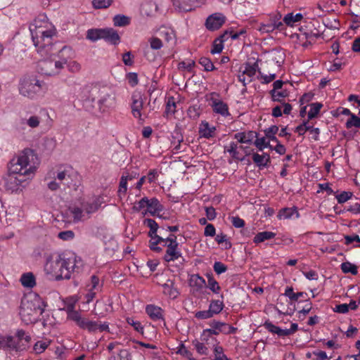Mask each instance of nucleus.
<instances>
[{"label": "nucleus", "instance_id": "obj_10", "mask_svg": "<svg viewBox=\"0 0 360 360\" xmlns=\"http://www.w3.org/2000/svg\"><path fill=\"white\" fill-rule=\"evenodd\" d=\"M217 94L215 93L212 94V97L210 98V105L215 113L219 114L224 117H228L230 115L229 111L228 105L222 101L221 100L217 99L214 97V96H217Z\"/></svg>", "mask_w": 360, "mask_h": 360}, {"label": "nucleus", "instance_id": "obj_41", "mask_svg": "<svg viewBox=\"0 0 360 360\" xmlns=\"http://www.w3.org/2000/svg\"><path fill=\"white\" fill-rule=\"evenodd\" d=\"M254 144L260 151L263 150L264 148H269L270 149H273V147L270 145L269 142L266 141L265 137L257 138L254 142Z\"/></svg>", "mask_w": 360, "mask_h": 360}, {"label": "nucleus", "instance_id": "obj_9", "mask_svg": "<svg viewBox=\"0 0 360 360\" xmlns=\"http://www.w3.org/2000/svg\"><path fill=\"white\" fill-rule=\"evenodd\" d=\"M130 104L131 113L136 118L141 119V110L143 106V100L141 92L134 91L131 97Z\"/></svg>", "mask_w": 360, "mask_h": 360}, {"label": "nucleus", "instance_id": "obj_48", "mask_svg": "<svg viewBox=\"0 0 360 360\" xmlns=\"http://www.w3.org/2000/svg\"><path fill=\"white\" fill-rule=\"evenodd\" d=\"M49 342L38 341L34 345V350L37 354L42 353L49 345Z\"/></svg>", "mask_w": 360, "mask_h": 360}, {"label": "nucleus", "instance_id": "obj_6", "mask_svg": "<svg viewBox=\"0 0 360 360\" xmlns=\"http://www.w3.org/2000/svg\"><path fill=\"white\" fill-rule=\"evenodd\" d=\"M75 323L80 328L87 330L89 333H96L97 331L103 332L108 331L109 326L107 323H101L99 321H91L82 316L77 319Z\"/></svg>", "mask_w": 360, "mask_h": 360}, {"label": "nucleus", "instance_id": "obj_59", "mask_svg": "<svg viewBox=\"0 0 360 360\" xmlns=\"http://www.w3.org/2000/svg\"><path fill=\"white\" fill-rule=\"evenodd\" d=\"M213 269L217 274H221L227 270V266L221 262H215Z\"/></svg>", "mask_w": 360, "mask_h": 360}, {"label": "nucleus", "instance_id": "obj_32", "mask_svg": "<svg viewBox=\"0 0 360 360\" xmlns=\"http://www.w3.org/2000/svg\"><path fill=\"white\" fill-rule=\"evenodd\" d=\"M66 311L68 314V318L70 320L73 321L74 322L77 321V319H78L81 314L79 311L75 310V304L70 303L67 304L66 306Z\"/></svg>", "mask_w": 360, "mask_h": 360}, {"label": "nucleus", "instance_id": "obj_55", "mask_svg": "<svg viewBox=\"0 0 360 360\" xmlns=\"http://www.w3.org/2000/svg\"><path fill=\"white\" fill-rule=\"evenodd\" d=\"M58 237L63 240H70L74 238L75 233L72 231H64L58 233Z\"/></svg>", "mask_w": 360, "mask_h": 360}, {"label": "nucleus", "instance_id": "obj_22", "mask_svg": "<svg viewBox=\"0 0 360 360\" xmlns=\"http://www.w3.org/2000/svg\"><path fill=\"white\" fill-rule=\"evenodd\" d=\"M264 326L269 332L272 334H276L278 337L289 336L287 329H282L270 321H266L264 323Z\"/></svg>", "mask_w": 360, "mask_h": 360}, {"label": "nucleus", "instance_id": "obj_29", "mask_svg": "<svg viewBox=\"0 0 360 360\" xmlns=\"http://www.w3.org/2000/svg\"><path fill=\"white\" fill-rule=\"evenodd\" d=\"M276 236V233L271 231H263L258 233L254 238L253 241L255 243H259L265 241L266 240H269L274 238Z\"/></svg>", "mask_w": 360, "mask_h": 360}, {"label": "nucleus", "instance_id": "obj_52", "mask_svg": "<svg viewBox=\"0 0 360 360\" xmlns=\"http://www.w3.org/2000/svg\"><path fill=\"white\" fill-rule=\"evenodd\" d=\"M215 240L219 243L221 244L223 243H225V248L229 249L231 248V243L229 241H227V236L226 235L221 233L219 234H217Z\"/></svg>", "mask_w": 360, "mask_h": 360}, {"label": "nucleus", "instance_id": "obj_61", "mask_svg": "<svg viewBox=\"0 0 360 360\" xmlns=\"http://www.w3.org/2000/svg\"><path fill=\"white\" fill-rule=\"evenodd\" d=\"M205 210L206 217L208 220L212 221L216 218L217 213H216L215 209L213 207H212V206L205 207Z\"/></svg>", "mask_w": 360, "mask_h": 360}, {"label": "nucleus", "instance_id": "obj_5", "mask_svg": "<svg viewBox=\"0 0 360 360\" xmlns=\"http://www.w3.org/2000/svg\"><path fill=\"white\" fill-rule=\"evenodd\" d=\"M60 262H65V264L61 266V279L70 278L72 273L79 272L83 265L81 259L72 252L60 255Z\"/></svg>", "mask_w": 360, "mask_h": 360}, {"label": "nucleus", "instance_id": "obj_43", "mask_svg": "<svg viewBox=\"0 0 360 360\" xmlns=\"http://www.w3.org/2000/svg\"><path fill=\"white\" fill-rule=\"evenodd\" d=\"M165 241V239L160 236H157L154 238L153 240H150L149 241V247L150 248L157 252H160L162 251V248L158 247V245L160 243Z\"/></svg>", "mask_w": 360, "mask_h": 360}, {"label": "nucleus", "instance_id": "obj_50", "mask_svg": "<svg viewBox=\"0 0 360 360\" xmlns=\"http://www.w3.org/2000/svg\"><path fill=\"white\" fill-rule=\"evenodd\" d=\"M352 192H347V191H343L340 194L336 196L338 202L340 204H342L345 202H347L348 200H349L352 197Z\"/></svg>", "mask_w": 360, "mask_h": 360}, {"label": "nucleus", "instance_id": "obj_39", "mask_svg": "<svg viewBox=\"0 0 360 360\" xmlns=\"http://www.w3.org/2000/svg\"><path fill=\"white\" fill-rule=\"evenodd\" d=\"M112 3V0H93L92 5L96 9L108 8Z\"/></svg>", "mask_w": 360, "mask_h": 360}, {"label": "nucleus", "instance_id": "obj_21", "mask_svg": "<svg viewBox=\"0 0 360 360\" xmlns=\"http://www.w3.org/2000/svg\"><path fill=\"white\" fill-rule=\"evenodd\" d=\"M257 134L252 131L239 132L234 134V139L240 143H251Z\"/></svg>", "mask_w": 360, "mask_h": 360}, {"label": "nucleus", "instance_id": "obj_27", "mask_svg": "<svg viewBox=\"0 0 360 360\" xmlns=\"http://www.w3.org/2000/svg\"><path fill=\"white\" fill-rule=\"evenodd\" d=\"M103 29H90L87 31L86 39L91 41H96L103 39Z\"/></svg>", "mask_w": 360, "mask_h": 360}, {"label": "nucleus", "instance_id": "obj_56", "mask_svg": "<svg viewBox=\"0 0 360 360\" xmlns=\"http://www.w3.org/2000/svg\"><path fill=\"white\" fill-rule=\"evenodd\" d=\"M150 48L154 50H159L162 47V41L157 37H152L149 39Z\"/></svg>", "mask_w": 360, "mask_h": 360}, {"label": "nucleus", "instance_id": "obj_24", "mask_svg": "<svg viewBox=\"0 0 360 360\" xmlns=\"http://www.w3.org/2000/svg\"><path fill=\"white\" fill-rule=\"evenodd\" d=\"M162 210L163 206L157 198L148 199V210L152 215H155L157 212H160Z\"/></svg>", "mask_w": 360, "mask_h": 360}, {"label": "nucleus", "instance_id": "obj_58", "mask_svg": "<svg viewBox=\"0 0 360 360\" xmlns=\"http://www.w3.org/2000/svg\"><path fill=\"white\" fill-rule=\"evenodd\" d=\"M194 66H195V61L192 60H191L188 62L181 61L179 63V69L187 70L189 72H191L192 70V69Z\"/></svg>", "mask_w": 360, "mask_h": 360}, {"label": "nucleus", "instance_id": "obj_47", "mask_svg": "<svg viewBox=\"0 0 360 360\" xmlns=\"http://www.w3.org/2000/svg\"><path fill=\"white\" fill-rule=\"evenodd\" d=\"M40 121V117L36 115H33L30 117L26 120H22V124L26 123L31 128H36L39 126Z\"/></svg>", "mask_w": 360, "mask_h": 360}, {"label": "nucleus", "instance_id": "obj_31", "mask_svg": "<svg viewBox=\"0 0 360 360\" xmlns=\"http://www.w3.org/2000/svg\"><path fill=\"white\" fill-rule=\"evenodd\" d=\"M294 213H297V215L298 216V213H297V208L293 207H285V208H283L281 209L277 217L278 219H289L290 218L293 214Z\"/></svg>", "mask_w": 360, "mask_h": 360}, {"label": "nucleus", "instance_id": "obj_57", "mask_svg": "<svg viewBox=\"0 0 360 360\" xmlns=\"http://www.w3.org/2000/svg\"><path fill=\"white\" fill-rule=\"evenodd\" d=\"M16 337L18 342L25 340L27 343H29L31 340V337L28 335H26L25 331L22 329L17 330Z\"/></svg>", "mask_w": 360, "mask_h": 360}, {"label": "nucleus", "instance_id": "obj_26", "mask_svg": "<svg viewBox=\"0 0 360 360\" xmlns=\"http://www.w3.org/2000/svg\"><path fill=\"white\" fill-rule=\"evenodd\" d=\"M144 224L146 225L148 228H150V231L148 233L149 237L154 239V238L158 236L156 233L159 228L158 223L152 219H146L144 220Z\"/></svg>", "mask_w": 360, "mask_h": 360}, {"label": "nucleus", "instance_id": "obj_46", "mask_svg": "<svg viewBox=\"0 0 360 360\" xmlns=\"http://www.w3.org/2000/svg\"><path fill=\"white\" fill-rule=\"evenodd\" d=\"M199 63L204 67L205 71H212L214 69V66L211 60L206 57H202L199 60Z\"/></svg>", "mask_w": 360, "mask_h": 360}, {"label": "nucleus", "instance_id": "obj_16", "mask_svg": "<svg viewBox=\"0 0 360 360\" xmlns=\"http://www.w3.org/2000/svg\"><path fill=\"white\" fill-rule=\"evenodd\" d=\"M103 39L106 41L116 45L120 42V37L116 30L112 28H104Z\"/></svg>", "mask_w": 360, "mask_h": 360}, {"label": "nucleus", "instance_id": "obj_2", "mask_svg": "<svg viewBox=\"0 0 360 360\" xmlns=\"http://www.w3.org/2000/svg\"><path fill=\"white\" fill-rule=\"evenodd\" d=\"M34 153L25 149L17 158H13L8 166V173L4 178L5 188L11 192L17 191L22 184L34 174L36 167L30 164Z\"/></svg>", "mask_w": 360, "mask_h": 360}, {"label": "nucleus", "instance_id": "obj_11", "mask_svg": "<svg viewBox=\"0 0 360 360\" xmlns=\"http://www.w3.org/2000/svg\"><path fill=\"white\" fill-rule=\"evenodd\" d=\"M225 22V17L221 13H214L210 15L205 22L207 30L214 31L219 29Z\"/></svg>", "mask_w": 360, "mask_h": 360}, {"label": "nucleus", "instance_id": "obj_37", "mask_svg": "<svg viewBox=\"0 0 360 360\" xmlns=\"http://www.w3.org/2000/svg\"><path fill=\"white\" fill-rule=\"evenodd\" d=\"M113 23L118 27L126 26L129 24V18L124 15H116L113 18Z\"/></svg>", "mask_w": 360, "mask_h": 360}, {"label": "nucleus", "instance_id": "obj_7", "mask_svg": "<svg viewBox=\"0 0 360 360\" xmlns=\"http://www.w3.org/2000/svg\"><path fill=\"white\" fill-rule=\"evenodd\" d=\"M99 108L105 111L107 108H112L115 105V96L111 90L103 89L99 91L98 98Z\"/></svg>", "mask_w": 360, "mask_h": 360}, {"label": "nucleus", "instance_id": "obj_36", "mask_svg": "<svg viewBox=\"0 0 360 360\" xmlns=\"http://www.w3.org/2000/svg\"><path fill=\"white\" fill-rule=\"evenodd\" d=\"M126 321L129 325L131 326L136 332L143 335V326L140 321L135 320L132 317H127Z\"/></svg>", "mask_w": 360, "mask_h": 360}, {"label": "nucleus", "instance_id": "obj_15", "mask_svg": "<svg viewBox=\"0 0 360 360\" xmlns=\"http://www.w3.org/2000/svg\"><path fill=\"white\" fill-rule=\"evenodd\" d=\"M216 127L210 126L207 121H202L200 124L199 134L205 139L213 138L215 136Z\"/></svg>", "mask_w": 360, "mask_h": 360}, {"label": "nucleus", "instance_id": "obj_44", "mask_svg": "<svg viewBox=\"0 0 360 360\" xmlns=\"http://www.w3.org/2000/svg\"><path fill=\"white\" fill-rule=\"evenodd\" d=\"M259 78L263 79L262 82L263 84H269L275 79L276 75L275 72H269L268 75L264 74L261 70H258Z\"/></svg>", "mask_w": 360, "mask_h": 360}, {"label": "nucleus", "instance_id": "obj_38", "mask_svg": "<svg viewBox=\"0 0 360 360\" xmlns=\"http://www.w3.org/2000/svg\"><path fill=\"white\" fill-rule=\"evenodd\" d=\"M323 105L320 103H314L310 105V110L308 112L309 120H311L317 116Z\"/></svg>", "mask_w": 360, "mask_h": 360}, {"label": "nucleus", "instance_id": "obj_62", "mask_svg": "<svg viewBox=\"0 0 360 360\" xmlns=\"http://www.w3.org/2000/svg\"><path fill=\"white\" fill-rule=\"evenodd\" d=\"M195 316V318H197L198 319H210V318L212 317L213 315L212 314V312H210V309H208V310L199 311L196 312Z\"/></svg>", "mask_w": 360, "mask_h": 360}, {"label": "nucleus", "instance_id": "obj_64", "mask_svg": "<svg viewBox=\"0 0 360 360\" xmlns=\"http://www.w3.org/2000/svg\"><path fill=\"white\" fill-rule=\"evenodd\" d=\"M178 353L186 356L189 360H196L195 359L191 357L192 353L188 351L183 344H181L179 348Z\"/></svg>", "mask_w": 360, "mask_h": 360}, {"label": "nucleus", "instance_id": "obj_17", "mask_svg": "<svg viewBox=\"0 0 360 360\" xmlns=\"http://www.w3.org/2000/svg\"><path fill=\"white\" fill-rule=\"evenodd\" d=\"M254 163L259 168L266 167L271 162L269 154L263 153L262 155L255 153L252 154Z\"/></svg>", "mask_w": 360, "mask_h": 360}, {"label": "nucleus", "instance_id": "obj_13", "mask_svg": "<svg viewBox=\"0 0 360 360\" xmlns=\"http://www.w3.org/2000/svg\"><path fill=\"white\" fill-rule=\"evenodd\" d=\"M205 0H172L174 7L179 12L191 11L196 3H203Z\"/></svg>", "mask_w": 360, "mask_h": 360}, {"label": "nucleus", "instance_id": "obj_45", "mask_svg": "<svg viewBox=\"0 0 360 360\" xmlns=\"http://www.w3.org/2000/svg\"><path fill=\"white\" fill-rule=\"evenodd\" d=\"M352 127H355L356 128L360 127V118L354 114L352 115L350 118L346 122L347 128L349 129Z\"/></svg>", "mask_w": 360, "mask_h": 360}, {"label": "nucleus", "instance_id": "obj_35", "mask_svg": "<svg viewBox=\"0 0 360 360\" xmlns=\"http://www.w3.org/2000/svg\"><path fill=\"white\" fill-rule=\"evenodd\" d=\"M103 284L100 283L98 277L96 275L91 276L90 283L87 285L89 290L98 291L102 288Z\"/></svg>", "mask_w": 360, "mask_h": 360}, {"label": "nucleus", "instance_id": "obj_33", "mask_svg": "<svg viewBox=\"0 0 360 360\" xmlns=\"http://www.w3.org/2000/svg\"><path fill=\"white\" fill-rule=\"evenodd\" d=\"M224 307V305L223 301L212 300L210 304L209 309L210 312H212V314L214 316V314L220 313L222 311Z\"/></svg>", "mask_w": 360, "mask_h": 360}, {"label": "nucleus", "instance_id": "obj_54", "mask_svg": "<svg viewBox=\"0 0 360 360\" xmlns=\"http://www.w3.org/2000/svg\"><path fill=\"white\" fill-rule=\"evenodd\" d=\"M345 240L346 245H349L353 242H357V243H359V244L354 245V247L360 248V237L358 235H356V234L352 235V236L346 235V236H345Z\"/></svg>", "mask_w": 360, "mask_h": 360}, {"label": "nucleus", "instance_id": "obj_30", "mask_svg": "<svg viewBox=\"0 0 360 360\" xmlns=\"http://www.w3.org/2000/svg\"><path fill=\"white\" fill-rule=\"evenodd\" d=\"M207 287L214 293L218 294L221 290L218 282L214 278L212 274H207Z\"/></svg>", "mask_w": 360, "mask_h": 360}, {"label": "nucleus", "instance_id": "obj_18", "mask_svg": "<svg viewBox=\"0 0 360 360\" xmlns=\"http://www.w3.org/2000/svg\"><path fill=\"white\" fill-rule=\"evenodd\" d=\"M162 287L163 288V293L172 299L176 298L179 295L177 288L174 286L173 280L168 279L165 283L162 285Z\"/></svg>", "mask_w": 360, "mask_h": 360}, {"label": "nucleus", "instance_id": "obj_60", "mask_svg": "<svg viewBox=\"0 0 360 360\" xmlns=\"http://www.w3.org/2000/svg\"><path fill=\"white\" fill-rule=\"evenodd\" d=\"M308 129H310V125L308 124V122H303L302 124L295 128V131L298 133L300 136H302Z\"/></svg>", "mask_w": 360, "mask_h": 360}, {"label": "nucleus", "instance_id": "obj_34", "mask_svg": "<svg viewBox=\"0 0 360 360\" xmlns=\"http://www.w3.org/2000/svg\"><path fill=\"white\" fill-rule=\"evenodd\" d=\"M341 270L343 273H351L352 275L358 274L357 266L349 262H343L341 264Z\"/></svg>", "mask_w": 360, "mask_h": 360}, {"label": "nucleus", "instance_id": "obj_1", "mask_svg": "<svg viewBox=\"0 0 360 360\" xmlns=\"http://www.w3.org/2000/svg\"><path fill=\"white\" fill-rule=\"evenodd\" d=\"M43 24H46L39 20H34L30 25L32 39L37 51L42 57H48L59 53L60 60L44 59L39 62V67L41 72L48 76L58 75L67 63V58L74 56V51L70 46H64L57 49L56 44L53 43L54 32L47 28Z\"/></svg>", "mask_w": 360, "mask_h": 360}, {"label": "nucleus", "instance_id": "obj_14", "mask_svg": "<svg viewBox=\"0 0 360 360\" xmlns=\"http://www.w3.org/2000/svg\"><path fill=\"white\" fill-rule=\"evenodd\" d=\"M164 259L167 262L174 261L181 257V253L178 250V243L173 241V245L168 244Z\"/></svg>", "mask_w": 360, "mask_h": 360}, {"label": "nucleus", "instance_id": "obj_63", "mask_svg": "<svg viewBox=\"0 0 360 360\" xmlns=\"http://www.w3.org/2000/svg\"><path fill=\"white\" fill-rule=\"evenodd\" d=\"M133 56L130 51L126 52L122 55V61L125 65L131 66L134 63Z\"/></svg>", "mask_w": 360, "mask_h": 360}, {"label": "nucleus", "instance_id": "obj_53", "mask_svg": "<svg viewBox=\"0 0 360 360\" xmlns=\"http://www.w3.org/2000/svg\"><path fill=\"white\" fill-rule=\"evenodd\" d=\"M69 58H67V67L68 70L72 72H78L81 69V65L75 60L68 61Z\"/></svg>", "mask_w": 360, "mask_h": 360}, {"label": "nucleus", "instance_id": "obj_42", "mask_svg": "<svg viewBox=\"0 0 360 360\" xmlns=\"http://www.w3.org/2000/svg\"><path fill=\"white\" fill-rule=\"evenodd\" d=\"M270 94L271 96L272 101L282 103L281 98L287 97L288 94L286 90H283L281 91H276L275 90H271Z\"/></svg>", "mask_w": 360, "mask_h": 360}, {"label": "nucleus", "instance_id": "obj_8", "mask_svg": "<svg viewBox=\"0 0 360 360\" xmlns=\"http://www.w3.org/2000/svg\"><path fill=\"white\" fill-rule=\"evenodd\" d=\"M65 262H60V255L55 260H49L45 265V271L47 274H51L56 280L61 279V266Z\"/></svg>", "mask_w": 360, "mask_h": 360}, {"label": "nucleus", "instance_id": "obj_3", "mask_svg": "<svg viewBox=\"0 0 360 360\" xmlns=\"http://www.w3.org/2000/svg\"><path fill=\"white\" fill-rule=\"evenodd\" d=\"M44 311V306L39 297L27 296L21 300L19 314L25 324L35 322Z\"/></svg>", "mask_w": 360, "mask_h": 360}, {"label": "nucleus", "instance_id": "obj_40", "mask_svg": "<svg viewBox=\"0 0 360 360\" xmlns=\"http://www.w3.org/2000/svg\"><path fill=\"white\" fill-rule=\"evenodd\" d=\"M278 131V127L276 125H272L264 131L266 136L276 142H278L277 138L275 136V134H277Z\"/></svg>", "mask_w": 360, "mask_h": 360}, {"label": "nucleus", "instance_id": "obj_25", "mask_svg": "<svg viewBox=\"0 0 360 360\" xmlns=\"http://www.w3.org/2000/svg\"><path fill=\"white\" fill-rule=\"evenodd\" d=\"M189 283L191 287H195L197 290H200L205 286V280L199 274L191 275Z\"/></svg>", "mask_w": 360, "mask_h": 360}, {"label": "nucleus", "instance_id": "obj_49", "mask_svg": "<svg viewBox=\"0 0 360 360\" xmlns=\"http://www.w3.org/2000/svg\"><path fill=\"white\" fill-rule=\"evenodd\" d=\"M148 198L146 197L143 198L139 201L134 203L133 207L134 210L136 212H140L143 208H148Z\"/></svg>", "mask_w": 360, "mask_h": 360}, {"label": "nucleus", "instance_id": "obj_12", "mask_svg": "<svg viewBox=\"0 0 360 360\" xmlns=\"http://www.w3.org/2000/svg\"><path fill=\"white\" fill-rule=\"evenodd\" d=\"M211 328L205 329L202 333V339L205 340V336L212 335H219V333L225 334L226 332L225 330L226 323L212 321L210 323Z\"/></svg>", "mask_w": 360, "mask_h": 360}, {"label": "nucleus", "instance_id": "obj_23", "mask_svg": "<svg viewBox=\"0 0 360 360\" xmlns=\"http://www.w3.org/2000/svg\"><path fill=\"white\" fill-rule=\"evenodd\" d=\"M20 281L22 285L25 288H32L36 285L35 277L32 272L23 274Z\"/></svg>", "mask_w": 360, "mask_h": 360}, {"label": "nucleus", "instance_id": "obj_4", "mask_svg": "<svg viewBox=\"0 0 360 360\" xmlns=\"http://www.w3.org/2000/svg\"><path fill=\"white\" fill-rule=\"evenodd\" d=\"M41 90V82L36 76L26 75L23 76L19 84L20 94L29 98H34Z\"/></svg>", "mask_w": 360, "mask_h": 360}, {"label": "nucleus", "instance_id": "obj_28", "mask_svg": "<svg viewBox=\"0 0 360 360\" xmlns=\"http://www.w3.org/2000/svg\"><path fill=\"white\" fill-rule=\"evenodd\" d=\"M258 70H260L258 66L257 61L254 63L253 64H250V63H246L245 64V68L242 72H243L245 75H248L249 77H253Z\"/></svg>", "mask_w": 360, "mask_h": 360}, {"label": "nucleus", "instance_id": "obj_19", "mask_svg": "<svg viewBox=\"0 0 360 360\" xmlns=\"http://www.w3.org/2000/svg\"><path fill=\"white\" fill-rule=\"evenodd\" d=\"M146 312L153 321L162 320V309L155 305L148 304L146 307Z\"/></svg>", "mask_w": 360, "mask_h": 360}, {"label": "nucleus", "instance_id": "obj_20", "mask_svg": "<svg viewBox=\"0 0 360 360\" xmlns=\"http://www.w3.org/2000/svg\"><path fill=\"white\" fill-rule=\"evenodd\" d=\"M18 342H17L13 336L0 337V348L6 349H18Z\"/></svg>", "mask_w": 360, "mask_h": 360}, {"label": "nucleus", "instance_id": "obj_51", "mask_svg": "<svg viewBox=\"0 0 360 360\" xmlns=\"http://www.w3.org/2000/svg\"><path fill=\"white\" fill-rule=\"evenodd\" d=\"M175 111H176V103L174 101V98L171 97L167 101L165 113H167V115H172L175 112Z\"/></svg>", "mask_w": 360, "mask_h": 360}]
</instances>
